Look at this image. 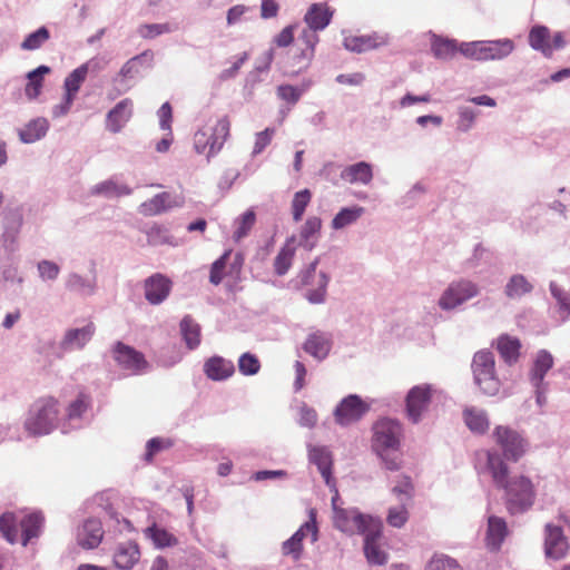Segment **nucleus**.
I'll list each match as a JSON object with an SVG mask.
<instances>
[{
	"mask_svg": "<svg viewBox=\"0 0 570 570\" xmlns=\"http://www.w3.org/2000/svg\"><path fill=\"white\" fill-rule=\"evenodd\" d=\"M487 459L485 471L490 474L494 485L504 491L505 505L510 513H522L530 509L535 499L532 481L524 475L509 476V466L499 452L482 451Z\"/></svg>",
	"mask_w": 570,
	"mask_h": 570,
	"instance_id": "f257e3e1",
	"label": "nucleus"
},
{
	"mask_svg": "<svg viewBox=\"0 0 570 570\" xmlns=\"http://www.w3.org/2000/svg\"><path fill=\"white\" fill-rule=\"evenodd\" d=\"M401 438L402 426L395 420L381 419L373 425L372 448L387 470L396 471L401 466Z\"/></svg>",
	"mask_w": 570,
	"mask_h": 570,
	"instance_id": "f03ea898",
	"label": "nucleus"
},
{
	"mask_svg": "<svg viewBox=\"0 0 570 570\" xmlns=\"http://www.w3.org/2000/svg\"><path fill=\"white\" fill-rule=\"evenodd\" d=\"M59 401L52 396H43L35 401L24 422V429L32 436L52 432L59 421Z\"/></svg>",
	"mask_w": 570,
	"mask_h": 570,
	"instance_id": "7ed1b4c3",
	"label": "nucleus"
},
{
	"mask_svg": "<svg viewBox=\"0 0 570 570\" xmlns=\"http://www.w3.org/2000/svg\"><path fill=\"white\" fill-rule=\"evenodd\" d=\"M230 135V119L222 116L214 122L206 125L194 135V147L198 154H205L207 158L216 156L224 147Z\"/></svg>",
	"mask_w": 570,
	"mask_h": 570,
	"instance_id": "20e7f679",
	"label": "nucleus"
},
{
	"mask_svg": "<svg viewBox=\"0 0 570 570\" xmlns=\"http://www.w3.org/2000/svg\"><path fill=\"white\" fill-rule=\"evenodd\" d=\"M333 11L327 3H313L304 16L307 24L298 37V41L305 45V59L314 58L315 47L320 41L317 31L324 30L331 22Z\"/></svg>",
	"mask_w": 570,
	"mask_h": 570,
	"instance_id": "39448f33",
	"label": "nucleus"
},
{
	"mask_svg": "<svg viewBox=\"0 0 570 570\" xmlns=\"http://www.w3.org/2000/svg\"><path fill=\"white\" fill-rule=\"evenodd\" d=\"M340 494L338 490L334 487V495L332 497V509H333V524L340 531L354 534L363 533L373 525L376 521L370 515H365L356 509H343L338 505Z\"/></svg>",
	"mask_w": 570,
	"mask_h": 570,
	"instance_id": "423d86ee",
	"label": "nucleus"
},
{
	"mask_svg": "<svg viewBox=\"0 0 570 570\" xmlns=\"http://www.w3.org/2000/svg\"><path fill=\"white\" fill-rule=\"evenodd\" d=\"M513 49L514 43L510 39L462 42L459 47L460 52L464 57L478 61L503 59L508 57Z\"/></svg>",
	"mask_w": 570,
	"mask_h": 570,
	"instance_id": "0eeeda50",
	"label": "nucleus"
},
{
	"mask_svg": "<svg viewBox=\"0 0 570 570\" xmlns=\"http://www.w3.org/2000/svg\"><path fill=\"white\" fill-rule=\"evenodd\" d=\"M494 366V356L490 351H479L474 354L472 361L474 381L487 395H494L500 387Z\"/></svg>",
	"mask_w": 570,
	"mask_h": 570,
	"instance_id": "6e6552de",
	"label": "nucleus"
},
{
	"mask_svg": "<svg viewBox=\"0 0 570 570\" xmlns=\"http://www.w3.org/2000/svg\"><path fill=\"white\" fill-rule=\"evenodd\" d=\"M495 444L502 450V459L518 462L528 451V441L515 430L507 425H498L492 432Z\"/></svg>",
	"mask_w": 570,
	"mask_h": 570,
	"instance_id": "1a4fd4ad",
	"label": "nucleus"
},
{
	"mask_svg": "<svg viewBox=\"0 0 570 570\" xmlns=\"http://www.w3.org/2000/svg\"><path fill=\"white\" fill-rule=\"evenodd\" d=\"M392 491L397 497L400 505L390 508L386 521L393 528H402L409 520V507L413 497V485L410 478L404 476Z\"/></svg>",
	"mask_w": 570,
	"mask_h": 570,
	"instance_id": "9d476101",
	"label": "nucleus"
},
{
	"mask_svg": "<svg viewBox=\"0 0 570 570\" xmlns=\"http://www.w3.org/2000/svg\"><path fill=\"white\" fill-rule=\"evenodd\" d=\"M529 45L532 49L540 51L544 57H552L554 50L562 49L566 45L562 32L551 35L546 26H533L528 36Z\"/></svg>",
	"mask_w": 570,
	"mask_h": 570,
	"instance_id": "9b49d317",
	"label": "nucleus"
},
{
	"mask_svg": "<svg viewBox=\"0 0 570 570\" xmlns=\"http://www.w3.org/2000/svg\"><path fill=\"white\" fill-rule=\"evenodd\" d=\"M370 411V404L356 394L344 397L334 411V417L340 425H350L360 421Z\"/></svg>",
	"mask_w": 570,
	"mask_h": 570,
	"instance_id": "f8f14e48",
	"label": "nucleus"
},
{
	"mask_svg": "<svg viewBox=\"0 0 570 570\" xmlns=\"http://www.w3.org/2000/svg\"><path fill=\"white\" fill-rule=\"evenodd\" d=\"M316 512L315 510L309 511V521L305 522L288 540L282 544L283 556L291 557L294 561H297L303 553V540L307 534L312 535V540H317V527H316Z\"/></svg>",
	"mask_w": 570,
	"mask_h": 570,
	"instance_id": "ddd939ff",
	"label": "nucleus"
},
{
	"mask_svg": "<svg viewBox=\"0 0 570 570\" xmlns=\"http://www.w3.org/2000/svg\"><path fill=\"white\" fill-rule=\"evenodd\" d=\"M434 390L430 384L413 386L405 399L406 413L413 423H417L422 414L428 410Z\"/></svg>",
	"mask_w": 570,
	"mask_h": 570,
	"instance_id": "4468645a",
	"label": "nucleus"
},
{
	"mask_svg": "<svg viewBox=\"0 0 570 570\" xmlns=\"http://www.w3.org/2000/svg\"><path fill=\"white\" fill-rule=\"evenodd\" d=\"M112 356L118 366L132 374L141 373L148 367V362L142 353L121 342L115 344Z\"/></svg>",
	"mask_w": 570,
	"mask_h": 570,
	"instance_id": "2eb2a0df",
	"label": "nucleus"
},
{
	"mask_svg": "<svg viewBox=\"0 0 570 570\" xmlns=\"http://www.w3.org/2000/svg\"><path fill=\"white\" fill-rule=\"evenodd\" d=\"M476 294L478 287L470 281L452 283L441 296L439 304L443 309H451L474 297Z\"/></svg>",
	"mask_w": 570,
	"mask_h": 570,
	"instance_id": "dca6fc26",
	"label": "nucleus"
},
{
	"mask_svg": "<svg viewBox=\"0 0 570 570\" xmlns=\"http://www.w3.org/2000/svg\"><path fill=\"white\" fill-rule=\"evenodd\" d=\"M569 542L563 530L559 525L548 523L546 525L544 553L548 558L560 560L569 551Z\"/></svg>",
	"mask_w": 570,
	"mask_h": 570,
	"instance_id": "f3484780",
	"label": "nucleus"
},
{
	"mask_svg": "<svg viewBox=\"0 0 570 570\" xmlns=\"http://www.w3.org/2000/svg\"><path fill=\"white\" fill-rule=\"evenodd\" d=\"M173 282L166 275L156 273L144 282L145 298L151 305L163 303L170 294Z\"/></svg>",
	"mask_w": 570,
	"mask_h": 570,
	"instance_id": "a211bd4d",
	"label": "nucleus"
},
{
	"mask_svg": "<svg viewBox=\"0 0 570 570\" xmlns=\"http://www.w3.org/2000/svg\"><path fill=\"white\" fill-rule=\"evenodd\" d=\"M134 102L130 98L120 100L106 116V128L112 134H118L131 119Z\"/></svg>",
	"mask_w": 570,
	"mask_h": 570,
	"instance_id": "6ab92c4d",
	"label": "nucleus"
},
{
	"mask_svg": "<svg viewBox=\"0 0 570 570\" xmlns=\"http://www.w3.org/2000/svg\"><path fill=\"white\" fill-rule=\"evenodd\" d=\"M364 552L367 561L372 564H384L387 560L386 553L381 550L377 540L381 537V523L376 520L366 532H363Z\"/></svg>",
	"mask_w": 570,
	"mask_h": 570,
	"instance_id": "aec40b11",
	"label": "nucleus"
},
{
	"mask_svg": "<svg viewBox=\"0 0 570 570\" xmlns=\"http://www.w3.org/2000/svg\"><path fill=\"white\" fill-rule=\"evenodd\" d=\"M387 42L389 38L377 32L362 36L351 35L346 36L343 40L345 49L358 53L377 49L387 45Z\"/></svg>",
	"mask_w": 570,
	"mask_h": 570,
	"instance_id": "412c9836",
	"label": "nucleus"
},
{
	"mask_svg": "<svg viewBox=\"0 0 570 570\" xmlns=\"http://www.w3.org/2000/svg\"><path fill=\"white\" fill-rule=\"evenodd\" d=\"M317 259L309 264L308 268L302 274V284L309 285L312 284L311 279H315L317 287L315 289H309L306 294L307 299L311 303H322L324 301L326 294V286L328 283V278L324 273H320L316 275V266Z\"/></svg>",
	"mask_w": 570,
	"mask_h": 570,
	"instance_id": "4be33fe9",
	"label": "nucleus"
},
{
	"mask_svg": "<svg viewBox=\"0 0 570 570\" xmlns=\"http://www.w3.org/2000/svg\"><path fill=\"white\" fill-rule=\"evenodd\" d=\"M183 200L171 197L169 193H160L140 205V213L155 216L168 209L181 206Z\"/></svg>",
	"mask_w": 570,
	"mask_h": 570,
	"instance_id": "5701e85b",
	"label": "nucleus"
},
{
	"mask_svg": "<svg viewBox=\"0 0 570 570\" xmlns=\"http://www.w3.org/2000/svg\"><path fill=\"white\" fill-rule=\"evenodd\" d=\"M104 537L101 522L97 519H89L78 530V543L86 549H94L99 546Z\"/></svg>",
	"mask_w": 570,
	"mask_h": 570,
	"instance_id": "b1692460",
	"label": "nucleus"
},
{
	"mask_svg": "<svg viewBox=\"0 0 570 570\" xmlns=\"http://www.w3.org/2000/svg\"><path fill=\"white\" fill-rule=\"evenodd\" d=\"M204 372L213 381H223L234 374L235 367L232 361L222 356H213L205 362Z\"/></svg>",
	"mask_w": 570,
	"mask_h": 570,
	"instance_id": "393cba45",
	"label": "nucleus"
},
{
	"mask_svg": "<svg viewBox=\"0 0 570 570\" xmlns=\"http://www.w3.org/2000/svg\"><path fill=\"white\" fill-rule=\"evenodd\" d=\"M341 178L350 184L367 185L373 179V169L371 164L360 161L345 167L341 171Z\"/></svg>",
	"mask_w": 570,
	"mask_h": 570,
	"instance_id": "a878e982",
	"label": "nucleus"
},
{
	"mask_svg": "<svg viewBox=\"0 0 570 570\" xmlns=\"http://www.w3.org/2000/svg\"><path fill=\"white\" fill-rule=\"evenodd\" d=\"M95 333V325L87 324L82 328H73L67 331L63 340L61 341V348L73 350L82 348L92 337Z\"/></svg>",
	"mask_w": 570,
	"mask_h": 570,
	"instance_id": "bb28decb",
	"label": "nucleus"
},
{
	"mask_svg": "<svg viewBox=\"0 0 570 570\" xmlns=\"http://www.w3.org/2000/svg\"><path fill=\"white\" fill-rule=\"evenodd\" d=\"M139 549L134 542L120 543L114 554V562L120 569H130L139 560Z\"/></svg>",
	"mask_w": 570,
	"mask_h": 570,
	"instance_id": "cd10ccee",
	"label": "nucleus"
},
{
	"mask_svg": "<svg viewBox=\"0 0 570 570\" xmlns=\"http://www.w3.org/2000/svg\"><path fill=\"white\" fill-rule=\"evenodd\" d=\"M322 229V219L317 216L308 217L299 229V245L312 249L317 243Z\"/></svg>",
	"mask_w": 570,
	"mask_h": 570,
	"instance_id": "c85d7f7f",
	"label": "nucleus"
},
{
	"mask_svg": "<svg viewBox=\"0 0 570 570\" xmlns=\"http://www.w3.org/2000/svg\"><path fill=\"white\" fill-rule=\"evenodd\" d=\"M19 524L22 531L21 543L26 547L31 539L39 537L43 517L41 513L32 512L23 517Z\"/></svg>",
	"mask_w": 570,
	"mask_h": 570,
	"instance_id": "c756f323",
	"label": "nucleus"
},
{
	"mask_svg": "<svg viewBox=\"0 0 570 570\" xmlns=\"http://www.w3.org/2000/svg\"><path fill=\"white\" fill-rule=\"evenodd\" d=\"M311 461L317 465L318 471L324 478L327 485L334 489L335 484H332V458L331 453L324 448H313L309 451Z\"/></svg>",
	"mask_w": 570,
	"mask_h": 570,
	"instance_id": "7c9ffc66",
	"label": "nucleus"
},
{
	"mask_svg": "<svg viewBox=\"0 0 570 570\" xmlns=\"http://www.w3.org/2000/svg\"><path fill=\"white\" fill-rule=\"evenodd\" d=\"M508 533L507 523L502 518L490 517L488 520L487 544L498 550Z\"/></svg>",
	"mask_w": 570,
	"mask_h": 570,
	"instance_id": "2f4dec72",
	"label": "nucleus"
},
{
	"mask_svg": "<svg viewBox=\"0 0 570 570\" xmlns=\"http://www.w3.org/2000/svg\"><path fill=\"white\" fill-rule=\"evenodd\" d=\"M331 348V341L323 333L311 334L304 343V350L312 356L325 358Z\"/></svg>",
	"mask_w": 570,
	"mask_h": 570,
	"instance_id": "473e14b6",
	"label": "nucleus"
},
{
	"mask_svg": "<svg viewBox=\"0 0 570 570\" xmlns=\"http://www.w3.org/2000/svg\"><path fill=\"white\" fill-rule=\"evenodd\" d=\"M49 128V124L45 118H37L26 125L23 129L19 131L21 141L31 144L42 138Z\"/></svg>",
	"mask_w": 570,
	"mask_h": 570,
	"instance_id": "72a5a7b5",
	"label": "nucleus"
},
{
	"mask_svg": "<svg viewBox=\"0 0 570 570\" xmlns=\"http://www.w3.org/2000/svg\"><path fill=\"white\" fill-rule=\"evenodd\" d=\"M497 348L501 357L508 363L517 362L520 355L521 343L517 337L501 335L498 338Z\"/></svg>",
	"mask_w": 570,
	"mask_h": 570,
	"instance_id": "f704fd0d",
	"label": "nucleus"
},
{
	"mask_svg": "<svg viewBox=\"0 0 570 570\" xmlns=\"http://www.w3.org/2000/svg\"><path fill=\"white\" fill-rule=\"evenodd\" d=\"M553 365V357L547 351H541L538 353L537 358L534 361L533 368L531 371V382L535 387H539L543 381L544 375Z\"/></svg>",
	"mask_w": 570,
	"mask_h": 570,
	"instance_id": "c9c22d12",
	"label": "nucleus"
},
{
	"mask_svg": "<svg viewBox=\"0 0 570 570\" xmlns=\"http://www.w3.org/2000/svg\"><path fill=\"white\" fill-rule=\"evenodd\" d=\"M293 240L294 238L287 240L274 259V271L278 276L285 275L292 266L295 256Z\"/></svg>",
	"mask_w": 570,
	"mask_h": 570,
	"instance_id": "e433bc0d",
	"label": "nucleus"
},
{
	"mask_svg": "<svg viewBox=\"0 0 570 570\" xmlns=\"http://www.w3.org/2000/svg\"><path fill=\"white\" fill-rule=\"evenodd\" d=\"M50 72L47 66H39L27 75L28 83L26 85V96L29 99H36L41 91L43 85V76Z\"/></svg>",
	"mask_w": 570,
	"mask_h": 570,
	"instance_id": "4c0bfd02",
	"label": "nucleus"
},
{
	"mask_svg": "<svg viewBox=\"0 0 570 570\" xmlns=\"http://www.w3.org/2000/svg\"><path fill=\"white\" fill-rule=\"evenodd\" d=\"M464 421L468 428L475 433H484L489 429V420L484 411L474 407L464 410Z\"/></svg>",
	"mask_w": 570,
	"mask_h": 570,
	"instance_id": "58836bf2",
	"label": "nucleus"
},
{
	"mask_svg": "<svg viewBox=\"0 0 570 570\" xmlns=\"http://www.w3.org/2000/svg\"><path fill=\"white\" fill-rule=\"evenodd\" d=\"M88 65L83 63L76 68L66 79H65V91L66 95L70 98H76L77 92L79 91L81 85L87 78L88 75Z\"/></svg>",
	"mask_w": 570,
	"mask_h": 570,
	"instance_id": "ea45409f",
	"label": "nucleus"
},
{
	"mask_svg": "<svg viewBox=\"0 0 570 570\" xmlns=\"http://www.w3.org/2000/svg\"><path fill=\"white\" fill-rule=\"evenodd\" d=\"M180 332L188 346L194 350L200 343V326L190 317L185 316L180 322Z\"/></svg>",
	"mask_w": 570,
	"mask_h": 570,
	"instance_id": "a19ab883",
	"label": "nucleus"
},
{
	"mask_svg": "<svg viewBox=\"0 0 570 570\" xmlns=\"http://www.w3.org/2000/svg\"><path fill=\"white\" fill-rule=\"evenodd\" d=\"M532 284L521 274L513 275L505 285L504 293L509 298H519L532 291Z\"/></svg>",
	"mask_w": 570,
	"mask_h": 570,
	"instance_id": "79ce46f5",
	"label": "nucleus"
},
{
	"mask_svg": "<svg viewBox=\"0 0 570 570\" xmlns=\"http://www.w3.org/2000/svg\"><path fill=\"white\" fill-rule=\"evenodd\" d=\"M364 213L361 206L342 208L332 220L333 229H342L356 222Z\"/></svg>",
	"mask_w": 570,
	"mask_h": 570,
	"instance_id": "37998d69",
	"label": "nucleus"
},
{
	"mask_svg": "<svg viewBox=\"0 0 570 570\" xmlns=\"http://www.w3.org/2000/svg\"><path fill=\"white\" fill-rule=\"evenodd\" d=\"M311 200H312V193L307 188L296 191L294 194L292 203H291V213H292L293 220L295 223H298L302 220L307 206L311 204Z\"/></svg>",
	"mask_w": 570,
	"mask_h": 570,
	"instance_id": "c03bdc74",
	"label": "nucleus"
},
{
	"mask_svg": "<svg viewBox=\"0 0 570 570\" xmlns=\"http://www.w3.org/2000/svg\"><path fill=\"white\" fill-rule=\"evenodd\" d=\"M312 85L311 80L303 82L301 88L292 85H281L277 87V97L283 101L295 105L302 97L303 92Z\"/></svg>",
	"mask_w": 570,
	"mask_h": 570,
	"instance_id": "a18cd8bd",
	"label": "nucleus"
},
{
	"mask_svg": "<svg viewBox=\"0 0 570 570\" xmlns=\"http://www.w3.org/2000/svg\"><path fill=\"white\" fill-rule=\"evenodd\" d=\"M0 532L8 542L16 543L18 541L17 520L12 512H4L0 515Z\"/></svg>",
	"mask_w": 570,
	"mask_h": 570,
	"instance_id": "49530a36",
	"label": "nucleus"
},
{
	"mask_svg": "<svg viewBox=\"0 0 570 570\" xmlns=\"http://www.w3.org/2000/svg\"><path fill=\"white\" fill-rule=\"evenodd\" d=\"M454 40L436 38L432 42V51L436 58L449 59L452 58L459 50Z\"/></svg>",
	"mask_w": 570,
	"mask_h": 570,
	"instance_id": "de8ad7c7",
	"label": "nucleus"
},
{
	"mask_svg": "<svg viewBox=\"0 0 570 570\" xmlns=\"http://www.w3.org/2000/svg\"><path fill=\"white\" fill-rule=\"evenodd\" d=\"M91 405V399L87 393L80 392L75 401L67 407V417L69 420L79 419L87 412Z\"/></svg>",
	"mask_w": 570,
	"mask_h": 570,
	"instance_id": "09e8293b",
	"label": "nucleus"
},
{
	"mask_svg": "<svg viewBox=\"0 0 570 570\" xmlns=\"http://www.w3.org/2000/svg\"><path fill=\"white\" fill-rule=\"evenodd\" d=\"M50 38L49 30L46 27H40L35 32L28 35L21 43L23 50H37Z\"/></svg>",
	"mask_w": 570,
	"mask_h": 570,
	"instance_id": "8fccbe9b",
	"label": "nucleus"
},
{
	"mask_svg": "<svg viewBox=\"0 0 570 570\" xmlns=\"http://www.w3.org/2000/svg\"><path fill=\"white\" fill-rule=\"evenodd\" d=\"M425 570H462V568L455 559L449 556L434 554L428 562Z\"/></svg>",
	"mask_w": 570,
	"mask_h": 570,
	"instance_id": "3c124183",
	"label": "nucleus"
},
{
	"mask_svg": "<svg viewBox=\"0 0 570 570\" xmlns=\"http://www.w3.org/2000/svg\"><path fill=\"white\" fill-rule=\"evenodd\" d=\"M256 222V215L254 210L249 209L245 212L237 220V227L234 232V239L239 242L242 238L248 235Z\"/></svg>",
	"mask_w": 570,
	"mask_h": 570,
	"instance_id": "603ef678",
	"label": "nucleus"
},
{
	"mask_svg": "<svg viewBox=\"0 0 570 570\" xmlns=\"http://www.w3.org/2000/svg\"><path fill=\"white\" fill-rule=\"evenodd\" d=\"M238 368L243 375H255L261 370V363L256 355L247 352L240 355Z\"/></svg>",
	"mask_w": 570,
	"mask_h": 570,
	"instance_id": "864d4df0",
	"label": "nucleus"
},
{
	"mask_svg": "<svg viewBox=\"0 0 570 570\" xmlns=\"http://www.w3.org/2000/svg\"><path fill=\"white\" fill-rule=\"evenodd\" d=\"M230 255L232 250H226L217 261L213 263L209 274V282L212 284L218 285L225 277V268Z\"/></svg>",
	"mask_w": 570,
	"mask_h": 570,
	"instance_id": "5fc2aeb1",
	"label": "nucleus"
},
{
	"mask_svg": "<svg viewBox=\"0 0 570 570\" xmlns=\"http://www.w3.org/2000/svg\"><path fill=\"white\" fill-rule=\"evenodd\" d=\"M173 446V441L169 439L154 438L147 442L145 460L151 462L154 456L165 450Z\"/></svg>",
	"mask_w": 570,
	"mask_h": 570,
	"instance_id": "6e6d98bb",
	"label": "nucleus"
},
{
	"mask_svg": "<svg viewBox=\"0 0 570 570\" xmlns=\"http://www.w3.org/2000/svg\"><path fill=\"white\" fill-rule=\"evenodd\" d=\"M550 291H551V294L553 295V297L559 303V309H560L561 317L563 320L568 318L570 316L569 295L563 289H561L558 285H556L553 283L550 285Z\"/></svg>",
	"mask_w": 570,
	"mask_h": 570,
	"instance_id": "4d7b16f0",
	"label": "nucleus"
},
{
	"mask_svg": "<svg viewBox=\"0 0 570 570\" xmlns=\"http://www.w3.org/2000/svg\"><path fill=\"white\" fill-rule=\"evenodd\" d=\"M478 112L470 107H461L459 109L458 129L460 131H468L474 124Z\"/></svg>",
	"mask_w": 570,
	"mask_h": 570,
	"instance_id": "13d9d810",
	"label": "nucleus"
},
{
	"mask_svg": "<svg viewBox=\"0 0 570 570\" xmlns=\"http://www.w3.org/2000/svg\"><path fill=\"white\" fill-rule=\"evenodd\" d=\"M170 28L166 23H150L141 24L138 28V33L142 38H155L161 33L168 32Z\"/></svg>",
	"mask_w": 570,
	"mask_h": 570,
	"instance_id": "bf43d9fd",
	"label": "nucleus"
},
{
	"mask_svg": "<svg viewBox=\"0 0 570 570\" xmlns=\"http://www.w3.org/2000/svg\"><path fill=\"white\" fill-rule=\"evenodd\" d=\"M150 531L153 533V540L160 548L170 547L177 542L176 538L164 529L153 528Z\"/></svg>",
	"mask_w": 570,
	"mask_h": 570,
	"instance_id": "052dcab7",
	"label": "nucleus"
},
{
	"mask_svg": "<svg viewBox=\"0 0 570 570\" xmlns=\"http://www.w3.org/2000/svg\"><path fill=\"white\" fill-rule=\"evenodd\" d=\"M274 132L273 128H266L256 135L253 149L254 155L261 154L271 144Z\"/></svg>",
	"mask_w": 570,
	"mask_h": 570,
	"instance_id": "680f3d73",
	"label": "nucleus"
},
{
	"mask_svg": "<svg viewBox=\"0 0 570 570\" xmlns=\"http://www.w3.org/2000/svg\"><path fill=\"white\" fill-rule=\"evenodd\" d=\"M299 43L302 45V48L299 49L301 52L298 55L293 56V58H292V66L296 67V69H294L289 72L291 76H296L299 72L306 70L313 60V58H311L308 60L305 59V56H304L305 55V45L301 41H299Z\"/></svg>",
	"mask_w": 570,
	"mask_h": 570,
	"instance_id": "e2e57ef3",
	"label": "nucleus"
},
{
	"mask_svg": "<svg viewBox=\"0 0 570 570\" xmlns=\"http://www.w3.org/2000/svg\"><path fill=\"white\" fill-rule=\"evenodd\" d=\"M38 271L43 279H56L59 275V266L51 261H41L38 264Z\"/></svg>",
	"mask_w": 570,
	"mask_h": 570,
	"instance_id": "0e129e2a",
	"label": "nucleus"
},
{
	"mask_svg": "<svg viewBox=\"0 0 570 570\" xmlns=\"http://www.w3.org/2000/svg\"><path fill=\"white\" fill-rule=\"evenodd\" d=\"M159 125L164 130H170V124L173 118V110L169 102H165L158 110Z\"/></svg>",
	"mask_w": 570,
	"mask_h": 570,
	"instance_id": "69168bd1",
	"label": "nucleus"
},
{
	"mask_svg": "<svg viewBox=\"0 0 570 570\" xmlns=\"http://www.w3.org/2000/svg\"><path fill=\"white\" fill-rule=\"evenodd\" d=\"M247 59H248V55L246 52H244L242 56H239L233 62V65L228 69H225L224 71H222L220 79L226 80V79L234 77Z\"/></svg>",
	"mask_w": 570,
	"mask_h": 570,
	"instance_id": "338daca9",
	"label": "nucleus"
},
{
	"mask_svg": "<svg viewBox=\"0 0 570 570\" xmlns=\"http://www.w3.org/2000/svg\"><path fill=\"white\" fill-rule=\"evenodd\" d=\"M294 40V27L287 26L285 27L275 38V43L278 47H287Z\"/></svg>",
	"mask_w": 570,
	"mask_h": 570,
	"instance_id": "774afa93",
	"label": "nucleus"
}]
</instances>
